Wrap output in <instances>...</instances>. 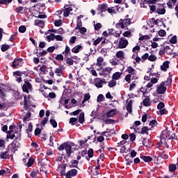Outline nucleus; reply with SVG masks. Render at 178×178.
<instances>
[{
	"mask_svg": "<svg viewBox=\"0 0 178 178\" xmlns=\"http://www.w3.org/2000/svg\"><path fill=\"white\" fill-rule=\"evenodd\" d=\"M30 98H31V95H29L24 96V108L25 111H28V112H34L33 108H30Z\"/></svg>",
	"mask_w": 178,
	"mask_h": 178,
	"instance_id": "20e7f679",
	"label": "nucleus"
},
{
	"mask_svg": "<svg viewBox=\"0 0 178 178\" xmlns=\"http://www.w3.org/2000/svg\"><path fill=\"white\" fill-rule=\"evenodd\" d=\"M166 81H162L160 84L156 85V91L157 94H165L166 92Z\"/></svg>",
	"mask_w": 178,
	"mask_h": 178,
	"instance_id": "39448f33",
	"label": "nucleus"
},
{
	"mask_svg": "<svg viewBox=\"0 0 178 178\" xmlns=\"http://www.w3.org/2000/svg\"><path fill=\"white\" fill-rule=\"evenodd\" d=\"M115 56L119 59H124V52L123 51H118L116 53Z\"/></svg>",
	"mask_w": 178,
	"mask_h": 178,
	"instance_id": "b1692460",
	"label": "nucleus"
},
{
	"mask_svg": "<svg viewBox=\"0 0 178 178\" xmlns=\"http://www.w3.org/2000/svg\"><path fill=\"white\" fill-rule=\"evenodd\" d=\"M159 156L162 158L163 159H168L169 158V156L166 154H165V152H162L159 154Z\"/></svg>",
	"mask_w": 178,
	"mask_h": 178,
	"instance_id": "3c124183",
	"label": "nucleus"
},
{
	"mask_svg": "<svg viewBox=\"0 0 178 178\" xmlns=\"http://www.w3.org/2000/svg\"><path fill=\"white\" fill-rule=\"evenodd\" d=\"M24 8L23 6H18L17 8H15V12H16V13H23V10H24Z\"/></svg>",
	"mask_w": 178,
	"mask_h": 178,
	"instance_id": "c9c22d12",
	"label": "nucleus"
},
{
	"mask_svg": "<svg viewBox=\"0 0 178 178\" xmlns=\"http://www.w3.org/2000/svg\"><path fill=\"white\" fill-rule=\"evenodd\" d=\"M15 137H16V134H13V132H12V131H7V136H6V138L8 140H13L15 138Z\"/></svg>",
	"mask_w": 178,
	"mask_h": 178,
	"instance_id": "aec40b11",
	"label": "nucleus"
},
{
	"mask_svg": "<svg viewBox=\"0 0 178 178\" xmlns=\"http://www.w3.org/2000/svg\"><path fill=\"white\" fill-rule=\"evenodd\" d=\"M62 54L63 55H65V56H69V54H70V47H69V46H66L65 51H63Z\"/></svg>",
	"mask_w": 178,
	"mask_h": 178,
	"instance_id": "72a5a7b5",
	"label": "nucleus"
},
{
	"mask_svg": "<svg viewBox=\"0 0 178 178\" xmlns=\"http://www.w3.org/2000/svg\"><path fill=\"white\" fill-rule=\"evenodd\" d=\"M35 26H38V27H41V29H44L45 27V21L41 19H35L34 22Z\"/></svg>",
	"mask_w": 178,
	"mask_h": 178,
	"instance_id": "ddd939ff",
	"label": "nucleus"
},
{
	"mask_svg": "<svg viewBox=\"0 0 178 178\" xmlns=\"http://www.w3.org/2000/svg\"><path fill=\"white\" fill-rule=\"evenodd\" d=\"M159 35H160V37H165L166 35V31H165L163 29L159 30Z\"/></svg>",
	"mask_w": 178,
	"mask_h": 178,
	"instance_id": "5fc2aeb1",
	"label": "nucleus"
},
{
	"mask_svg": "<svg viewBox=\"0 0 178 178\" xmlns=\"http://www.w3.org/2000/svg\"><path fill=\"white\" fill-rule=\"evenodd\" d=\"M156 13L158 15H165L166 13V9H165V3H159V7H157Z\"/></svg>",
	"mask_w": 178,
	"mask_h": 178,
	"instance_id": "0eeeda50",
	"label": "nucleus"
},
{
	"mask_svg": "<svg viewBox=\"0 0 178 178\" xmlns=\"http://www.w3.org/2000/svg\"><path fill=\"white\" fill-rule=\"evenodd\" d=\"M22 65H23L22 58H15L13 61L12 67H13V69H16V67L22 66Z\"/></svg>",
	"mask_w": 178,
	"mask_h": 178,
	"instance_id": "1a4fd4ad",
	"label": "nucleus"
},
{
	"mask_svg": "<svg viewBox=\"0 0 178 178\" xmlns=\"http://www.w3.org/2000/svg\"><path fill=\"white\" fill-rule=\"evenodd\" d=\"M102 27V24H101V23H97L95 25V30L96 31H99V29Z\"/></svg>",
	"mask_w": 178,
	"mask_h": 178,
	"instance_id": "13d9d810",
	"label": "nucleus"
},
{
	"mask_svg": "<svg viewBox=\"0 0 178 178\" xmlns=\"http://www.w3.org/2000/svg\"><path fill=\"white\" fill-rule=\"evenodd\" d=\"M175 137H176V135L172 131L168 130L163 131L160 136L161 140L159 145L163 144L166 148L172 147V144H168V141H169V140H175Z\"/></svg>",
	"mask_w": 178,
	"mask_h": 178,
	"instance_id": "f257e3e1",
	"label": "nucleus"
},
{
	"mask_svg": "<svg viewBox=\"0 0 178 178\" xmlns=\"http://www.w3.org/2000/svg\"><path fill=\"white\" fill-rule=\"evenodd\" d=\"M76 176H77V170L76 169L70 170L65 175L66 178H73L76 177Z\"/></svg>",
	"mask_w": 178,
	"mask_h": 178,
	"instance_id": "9d476101",
	"label": "nucleus"
},
{
	"mask_svg": "<svg viewBox=\"0 0 178 178\" xmlns=\"http://www.w3.org/2000/svg\"><path fill=\"white\" fill-rule=\"evenodd\" d=\"M102 40H104V38H98L93 42V45L95 47H97V45H98V44H99L102 41Z\"/></svg>",
	"mask_w": 178,
	"mask_h": 178,
	"instance_id": "c03bdc74",
	"label": "nucleus"
},
{
	"mask_svg": "<svg viewBox=\"0 0 178 178\" xmlns=\"http://www.w3.org/2000/svg\"><path fill=\"white\" fill-rule=\"evenodd\" d=\"M54 73L57 74L58 77L63 76V71H61L58 67L55 70Z\"/></svg>",
	"mask_w": 178,
	"mask_h": 178,
	"instance_id": "e433bc0d",
	"label": "nucleus"
},
{
	"mask_svg": "<svg viewBox=\"0 0 178 178\" xmlns=\"http://www.w3.org/2000/svg\"><path fill=\"white\" fill-rule=\"evenodd\" d=\"M116 84H118V82H116V81H115V79H112L108 84V87H110V88H112L113 87H115L116 86Z\"/></svg>",
	"mask_w": 178,
	"mask_h": 178,
	"instance_id": "ea45409f",
	"label": "nucleus"
},
{
	"mask_svg": "<svg viewBox=\"0 0 178 178\" xmlns=\"http://www.w3.org/2000/svg\"><path fill=\"white\" fill-rule=\"evenodd\" d=\"M77 39V37L76 36H72L70 38L69 43L70 44H74L76 42V40Z\"/></svg>",
	"mask_w": 178,
	"mask_h": 178,
	"instance_id": "0e129e2a",
	"label": "nucleus"
},
{
	"mask_svg": "<svg viewBox=\"0 0 178 178\" xmlns=\"http://www.w3.org/2000/svg\"><path fill=\"white\" fill-rule=\"evenodd\" d=\"M9 48H10V46L9 44H2L1 50L2 51V52H6V51H8Z\"/></svg>",
	"mask_w": 178,
	"mask_h": 178,
	"instance_id": "a19ab883",
	"label": "nucleus"
},
{
	"mask_svg": "<svg viewBox=\"0 0 178 178\" xmlns=\"http://www.w3.org/2000/svg\"><path fill=\"white\" fill-rule=\"evenodd\" d=\"M50 123L53 126V127H57L58 126V123L56 122V121L54 119L50 120Z\"/></svg>",
	"mask_w": 178,
	"mask_h": 178,
	"instance_id": "338daca9",
	"label": "nucleus"
},
{
	"mask_svg": "<svg viewBox=\"0 0 178 178\" xmlns=\"http://www.w3.org/2000/svg\"><path fill=\"white\" fill-rule=\"evenodd\" d=\"M104 101V95L100 94L97 96V102H102Z\"/></svg>",
	"mask_w": 178,
	"mask_h": 178,
	"instance_id": "69168bd1",
	"label": "nucleus"
},
{
	"mask_svg": "<svg viewBox=\"0 0 178 178\" xmlns=\"http://www.w3.org/2000/svg\"><path fill=\"white\" fill-rule=\"evenodd\" d=\"M169 63H170V61H164L163 65H161V70L163 72H167L168 69H169Z\"/></svg>",
	"mask_w": 178,
	"mask_h": 178,
	"instance_id": "2eb2a0df",
	"label": "nucleus"
},
{
	"mask_svg": "<svg viewBox=\"0 0 178 178\" xmlns=\"http://www.w3.org/2000/svg\"><path fill=\"white\" fill-rule=\"evenodd\" d=\"M146 5H149V0H141L140 6L142 8H147Z\"/></svg>",
	"mask_w": 178,
	"mask_h": 178,
	"instance_id": "2f4dec72",
	"label": "nucleus"
},
{
	"mask_svg": "<svg viewBox=\"0 0 178 178\" xmlns=\"http://www.w3.org/2000/svg\"><path fill=\"white\" fill-rule=\"evenodd\" d=\"M149 54L148 53H146L143 56H142L141 61L144 63L145 60H147V59H148V58H149Z\"/></svg>",
	"mask_w": 178,
	"mask_h": 178,
	"instance_id": "774afa93",
	"label": "nucleus"
},
{
	"mask_svg": "<svg viewBox=\"0 0 178 178\" xmlns=\"http://www.w3.org/2000/svg\"><path fill=\"white\" fill-rule=\"evenodd\" d=\"M90 98H91V95H90V93H86L85 95H84V98L81 102V106H86V104L85 102H87V101H88L90 99Z\"/></svg>",
	"mask_w": 178,
	"mask_h": 178,
	"instance_id": "a211bd4d",
	"label": "nucleus"
},
{
	"mask_svg": "<svg viewBox=\"0 0 178 178\" xmlns=\"http://www.w3.org/2000/svg\"><path fill=\"white\" fill-rule=\"evenodd\" d=\"M16 35H17V33H15L14 35H11L9 38V41H10V42H13V41L16 40Z\"/></svg>",
	"mask_w": 178,
	"mask_h": 178,
	"instance_id": "052dcab7",
	"label": "nucleus"
},
{
	"mask_svg": "<svg viewBox=\"0 0 178 178\" xmlns=\"http://www.w3.org/2000/svg\"><path fill=\"white\" fill-rule=\"evenodd\" d=\"M148 60H149L150 62H155V60H156V56L152 54L149 56Z\"/></svg>",
	"mask_w": 178,
	"mask_h": 178,
	"instance_id": "6e6d98bb",
	"label": "nucleus"
},
{
	"mask_svg": "<svg viewBox=\"0 0 178 178\" xmlns=\"http://www.w3.org/2000/svg\"><path fill=\"white\" fill-rule=\"evenodd\" d=\"M163 108H165V104L163 102H160L157 105V109H160L159 112H166V109Z\"/></svg>",
	"mask_w": 178,
	"mask_h": 178,
	"instance_id": "5701e85b",
	"label": "nucleus"
},
{
	"mask_svg": "<svg viewBox=\"0 0 178 178\" xmlns=\"http://www.w3.org/2000/svg\"><path fill=\"white\" fill-rule=\"evenodd\" d=\"M170 44H176L177 42V36H172V38L170 40Z\"/></svg>",
	"mask_w": 178,
	"mask_h": 178,
	"instance_id": "603ef678",
	"label": "nucleus"
},
{
	"mask_svg": "<svg viewBox=\"0 0 178 178\" xmlns=\"http://www.w3.org/2000/svg\"><path fill=\"white\" fill-rule=\"evenodd\" d=\"M65 62L68 66H73V63H74V60L70 57H67L65 58Z\"/></svg>",
	"mask_w": 178,
	"mask_h": 178,
	"instance_id": "bb28decb",
	"label": "nucleus"
},
{
	"mask_svg": "<svg viewBox=\"0 0 178 178\" xmlns=\"http://www.w3.org/2000/svg\"><path fill=\"white\" fill-rule=\"evenodd\" d=\"M176 2H177V0H169L167 3L169 9H173V6L176 5Z\"/></svg>",
	"mask_w": 178,
	"mask_h": 178,
	"instance_id": "6ab92c4d",
	"label": "nucleus"
},
{
	"mask_svg": "<svg viewBox=\"0 0 178 178\" xmlns=\"http://www.w3.org/2000/svg\"><path fill=\"white\" fill-rule=\"evenodd\" d=\"M131 76H132L131 74H129L125 76L124 80L129 84H130V83L131 82V78L133 77Z\"/></svg>",
	"mask_w": 178,
	"mask_h": 178,
	"instance_id": "79ce46f5",
	"label": "nucleus"
},
{
	"mask_svg": "<svg viewBox=\"0 0 178 178\" xmlns=\"http://www.w3.org/2000/svg\"><path fill=\"white\" fill-rule=\"evenodd\" d=\"M19 33H26V30H27V28H26V26L22 25L19 27Z\"/></svg>",
	"mask_w": 178,
	"mask_h": 178,
	"instance_id": "de8ad7c7",
	"label": "nucleus"
},
{
	"mask_svg": "<svg viewBox=\"0 0 178 178\" xmlns=\"http://www.w3.org/2000/svg\"><path fill=\"white\" fill-rule=\"evenodd\" d=\"M48 168H49V165H41L40 172H44V173H47Z\"/></svg>",
	"mask_w": 178,
	"mask_h": 178,
	"instance_id": "f704fd0d",
	"label": "nucleus"
},
{
	"mask_svg": "<svg viewBox=\"0 0 178 178\" xmlns=\"http://www.w3.org/2000/svg\"><path fill=\"white\" fill-rule=\"evenodd\" d=\"M46 38L49 42L54 41L56 39L55 33H51L50 35L46 36Z\"/></svg>",
	"mask_w": 178,
	"mask_h": 178,
	"instance_id": "cd10ccee",
	"label": "nucleus"
},
{
	"mask_svg": "<svg viewBox=\"0 0 178 178\" xmlns=\"http://www.w3.org/2000/svg\"><path fill=\"white\" fill-rule=\"evenodd\" d=\"M126 72L128 73V74H131V76H132V80H136L137 71L134 68H133V67H127Z\"/></svg>",
	"mask_w": 178,
	"mask_h": 178,
	"instance_id": "423d86ee",
	"label": "nucleus"
},
{
	"mask_svg": "<svg viewBox=\"0 0 178 178\" xmlns=\"http://www.w3.org/2000/svg\"><path fill=\"white\" fill-rule=\"evenodd\" d=\"M102 62H104V58L101 56L99 57L97 59L96 66H97L98 67H100V69H102Z\"/></svg>",
	"mask_w": 178,
	"mask_h": 178,
	"instance_id": "4be33fe9",
	"label": "nucleus"
},
{
	"mask_svg": "<svg viewBox=\"0 0 178 178\" xmlns=\"http://www.w3.org/2000/svg\"><path fill=\"white\" fill-rule=\"evenodd\" d=\"M79 123H81V124L84 123V113H81L79 115Z\"/></svg>",
	"mask_w": 178,
	"mask_h": 178,
	"instance_id": "49530a36",
	"label": "nucleus"
},
{
	"mask_svg": "<svg viewBox=\"0 0 178 178\" xmlns=\"http://www.w3.org/2000/svg\"><path fill=\"white\" fill-rule=\"evenodd\" d=\"M116 27H120V29H124V19H120V22L115 24Z\"/></svg>",
	"mask_w": 178,
	"mask_h": 178,
	"instance_id": "a878e982",
	"label": "nucleus"
},
{
	"mask_svg": "<svg viewBox=\"0 0 178 178\" xmlns=\"http://www.w3.org/2000/svg\"><path fill=\"white\" fill-rule=\"evenodd\" d=\"M140 92H143V97H147V94H148V92H147V89L144 88H141L140 89Z\"/></svg>",
	"mask_w": 178,
	"mask_h": 178,
	"instance_id": "e2e57ef3",
	"label": "nucleus"
},
{
	"mask_svg": "<svg viewBox=\"0 0 178 178\" xmlns=\"http://www.w3.org/2000/svg\"><path fill=\"white\" fill-rule=\"evenodd\" d=\"M133 108V100H129V102L127 104V112H132Z\"/></svg>",
	"mask_w": 178,
	"mask_h": 178,
	"instance_id": "393cba45",
	"label": "nucleus"
},
{
	"mask_svg": "<svg viewBox=\"0 0 178 178\" xmlns=\"http://www.w3.org/2000/svg\"><path fill=\"white\" fill-rule=\"evenodd\" d=\"M149 130V129L148 128V127H143L141 129V133H142V134H148Z\"/></svg>",
	"mask_w": 178,
	"mask_h": 178,
	"instance_id": "8fccbe9b",
	"label": "nucleus"
},
{
	"mask_svg": "<svg viewBox=\"0 0 178 178\" xmlns=\"http://www.w3.org/2000/svg\"><path fill=\"white\" fill-rule=\"evenodd\" d=\"M165 83V86H172V76H168Z\"/></svg>",
	"mask_w": 178,
	"mask_h": 178,
	"instance_id": "4d7b16f0",
	"label": "nucleus"
},
{
	"mask_svg": "<svg viewBox=\"0 0 178 178\" xmlns=\"http://www.w3.org/2000/svg\"><path fill=\"white\" fill-rule=\"evenodd\" d=\"M177 168V167L176 166V164L172 163V164H170L169 165V171L171 172V173H175Z\"/></svg>",
	"mask_w": 178,
	"mask_h": 178,
	"instance_id": "c85d7f7f",
	"label": "nucleus"
},
{
	"mask_svg": "<svg viewBox=\"0 0 178 178\" xmlns=\"http://www.w3.org/2000/svg\"><path fill=\"white\" fill-rule=\"evenodd\" d=\"M13 76H15V81H17V83H22V72L20 71L14 72Z\"/></svg>",
	"mask_w": 178,
	"mask_h": 178,
	"instance_id": "4468645a",
	"label": "nucleus"
},
{
	"mask_svg": "<svg viewBox=\"0 0 178 178\" xmlns=\"http://www.w3.org/2000/svg\"><path fill=\"white\" fill-rule=\"evenodd\" d=\"M127 45H129V41L125 40L124 38H121L119 40L118 47L120 48V49H123L126 48Z\"/></svg>",
	"mask_w": 178,
	"mask_h": 178,
	"instance_id": "6e6552de",
	"label": "nucleus"
},
{
	"mask_svg": "<svg viewBox=\"0 0 178 178\" xmlns=\"http://www.w3.org/2000/svg\"><path fill=\"white\" fill-rule=\"evenodd\" d=\"M65 149L66 151L67 156H68V158H70V155L72 152H73V151L72 150V146L69 144L65 143Z\"/></svg>",
	"mask_w": 178,
	"mask_h": 178,
	"instance_id": "dca6fc26",
	"label": "nucleus"
},
{
	"mask_svg": "<svg viewBox=\"0 0 178 178\" xmlns=\"http://www.w3.org/2000/svg\"><path fill=\"white\" fill-rule=\"evenodd\" d=\"M140 158L144 162H151L152 161V158L149 156H143Z\"/></svg>",
	"mask_w": 178,
	"mask_h": 178,
	"instance_id": "473e14b6",
	"label": "nucleus"
},
{
	"mask_svg": "<svg viewBox=\"0 0 178 178\" xmlns=\"http://www.w3.org/2000/svg\"><path fill=\"white\" fill-rule=\"evenodd\" d=\"M8 157H9V153L8 152V151L5 152H1V159H8Z\"/></svg>",
	"mask_w": 178,
	"mask_h": 178,
	"instance_id": "4c0bfd02",
	"label": "nucleus"
},
{
	"mask_svg": "<svg viewBox=\"0 0 178 178\" xmlns=\"http://www.w3.org/2000/svg\"><path fill=\"white\" fill-rule=\"evenodd\" d=\"M88 155L90 158L94 156V150L92 149H89L88 151Z\"/></svg>",
	"mask_w": 178,
	"mask_h": 178,
	"instance_id": "680f3d73",
	"label": "nucleus"
},
{
	"mask_svg": "<svg viewBox=\"0 0 178 178\" xmlns=\"http://www.w3.org/2000/svg\"><path fill=\"white\" fill-rule=\"evenodd\" d=\"M125 17L127 18L124 19V24L126 27H127V26H130L131 24V19L127 18L129 17V15H126Z\"/></svg>",
	"mask_w": 178,
	"mask_h": 178,
	"instance_id": "c756f323",
	"label": "nucleus"
},
{
	"mask_svg": "<svg viewBox=\"0 0 178 178\" xmlns=\"http://www.w3.org/2000/svg\"><path fill=\"white\" fill-rule=\"evenodd\" d=\"M78 120H79V118H71L70 120V124H72L73 126L74 124V123H76V122H77Z\"/></svg>",
	"mask_w": 178,
	"mask_h": 178,
	"instance_id": "bf43d9fd",
	"label": "nucleus"
},
{
	"mask_svg": "<svg viewBox=\"0 0 178 178\" xmlns=\"http://www.w3.org/2000/svg\"><path fill=\"white\" fill-rule=\"evenodd\" d=\"M145 99L143 100V105L145 106H149V97L148 96L145 97Z\"/></svg>",
	"mask_w": 178,
	"mask_h": 178,
	"instance_id": "58836bf2",
	"label": "nucleus"
},
{
	"mask_svg": "<svg viewBox=\"0 0 178 178\" xmlns=\"http://www.w3.org/2000/svg\"><path fill=\"white\" fill-rule=\"evenodd\" d=\"M107 9H108V4L106 3L99 4L97 7V10L100 11L102 16V13H104V12H106Z\"/></svg>",
	"mask_w": 178,
	"mask_h": 178,
	"instance_id": "f8f14e48",
	"label": "nucleus"
},
{
	"mask_svg": "<svg viewBox=\"0 0 178 178\" xmlns=\"http://www.w3.org/2000/svg\"><path fill=\"white\" fill-rule=\"evenodd\" d=\"M82 49L83 46H81V44H78L72 49V52H73V54H79V52H80V51H82Z\"/></svg>",
	"mask_w": 178,
	"mask_h": 178,
	"instance_id": "f3484780",
	"label": "nucleus"
},
{
	"mask_svg": "<svg viewBox=\"0 0 178 178\" xmlns=\"http://www.w3.org/2000/svg\"><path fill=\"white\" fill-rule=\"evenodd\" d=\"M83 26V22H81V19H79L76 20V26L75 27V30H78V29H80Z\"/></svg>",
	"mask_w": 178,
	"mask_h": 178,
	"instance_id": "37998d69",
	"label": "nucleus"
},
{
	"mask_svg": "<svg viewBox=\"0 0 178 178\" xmlns=\"http://www.w3.org/2000/svg\"><path fill=\"white\" fill-rule=\"evenodd\" d=\"M10 108V104H0V109L1 111H8Z\"/></svg>",
	"mask_w": 178,
	"mask_h": 178,
	"instance_id": "412c9836",
	"label": "nucleus"
},
{
	"mask_svg": "<svg viewBox=\"0 0 178 178\" xmlns=\"http://www.w3.org/2000/svg\"><path fill=\"white\" fill-rule=\"evenodd\" d=\"M48 163H49V161L47 159H43L40 161L41 166H45V165H48Z\"/></svg>",
	"mask_w": 178,
	"mask_h": 178,
	"instance_id": "a18cd8bd",
	"label": "nucleus"
},
{
	"mask_svg": "<svg viewBox=\"0 0 178 178\" xmlns=\"http://www.w3.org/2000/svg\"><path fill=\"white\" fill-rule=\"evenodd\" d=\"M48 99H54V98H56V94H55V92H49L48 95Z\"/></svg>",
	"mask_w": 178,
	"mask_h": 178,
	"instance_id": "09e8293b",
	"label": "nucleus"
},
{
	"mask_svg": "<svg viewBox=\"0 0 178 178\" xmlns=\"http://www.w3.org/2000/svg\"><path fill=\"white\" fill-rule=\"evenodd\" d=\"M23 92H26L29 94L33 91V85L30 83L29 79H24V84L22 85Z\"/></svg>",
	"mask_w": 178,
	"mask_h": 178,
	"instance_id": "7ed1b4c3",
	"label": "nucleus"
},
{
	"mask_svg": "<svg viewBox=\"0 0 178 178\" xmlns=\"http://www.w3.org/2000/svg\"><path fill=\"white\" fill-rule=\"evenodd\" d=\"M120 76H122V73L120 72H115L113 74L112 79L113 80H119L120 79Z\"/></svg>",
	"mask_w": 178,
	"mask_h": 178,
	"instance_id": "7c9ffc66",
	"label": "nucleus"
},
{
	"mask_svg": "<svg viewBox=\"0 0 178 178\" xmlns=\"http://www.w3.org/2000/svg\"><path fill=\"white\" fill-rule=\"evenodd\" d=\"M93 84L97 87V88H102V87H104L101 78H95L93 80Z\"/></svg>",
	"mask_w": 178,
	"mask_h": 178,
	"instance_id": "9b49d317",
	"label": "nucleus"
},
{
	"mask_svg": "<svg viewBox=\"0 0 178 178\" xmlns=\"http://www.w3.org/2000/svg\"><path fill=\"white\" fill-rule=\"evenodd\" d=\"M115 115H116V113H113V112L104 113L101 115H99L97 112L91 113V116H95L96 119H108V118H113V116H115Z\"/></svg>",
	"mask_w": 178,
	"mask_h": 178,
	"instance_id": "f03ea898",
	"label": "nucleus"
},
{
	"mask_svg": "<svg viewBox=\"0 0 178 178\" xmlns=\"http://www.w3.org/2000/svg\"><path fill=\"white\" fill-rule=\"evenodd\" d=\"M64 57L63 54H58L56 57H55V60H58V61H62L63 60Z\"/></svg>",
	"mask_w": 178,
	"mask_h": 178,
	"instance_id": "864d4df0",
	"label": "nucleus"
}]
</instances>
